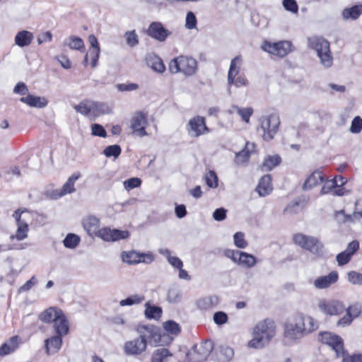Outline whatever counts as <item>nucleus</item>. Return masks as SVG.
Returning a JSON list of instances; mask_svg holds the SVG:
<instances>
[{"instance_id":"2","label":"nucleus","mask_w":362,"mask_h":362,"mask_svg":"<svg viewBox=\"0 0 362 362\" xmlns=\"http://www.w3.org/2000/svg\"><path fill=\"white\" fill-rule=\"evenodd\" d=\"M317 327L313 317L298 313L285 324L284 335L289 339H299L316 329Z\"/></svg>"},{"instance_id":"48","label":"nucleus","mask_w":362,"mask_h":362,"mask_svg":"<svg viewBox=\"0 0 362 362\" xmlns=\"http://www.w3.org/2000/svg\"><path fill=\"white\" fill-rule=\"evenodd\" d=\"M338 186V182L337 179H332L327 180L323 185L320 194H325L332 192L334 189L337 188Z\"/></svg>"},{"instance_id":"31","label":"nucleus","mask_w":362,"mask_h":362,"mask_svg":"<svg viewBox=\"0 0 362 362\" xmlns=\"http://www.w3.org/2000/svg\"><path fill=\"white\" fill-rule=\"evenodd\" d=\"M81 177V174L74 173L69 177L67 181L64 184L62 189L59 193V197H62L66 194H71L75 192L74 184L75 182Z\"/></svg>"},{"instance_id":"38","label":"nucleus","mask_w":362,"mask_h":362,"mask_svg":"<svg viewBox=\"0 0 362 362\" xmlns=\"http://www.w3.org/2000/svg\"><path fill=\"white\" fill-rule=\"evenodd\" d=\"M250 145L254 147V144H250L249 143H246L245 148L235 154V163L236 164L242 165L248 161L250 156V151L249 150Z\"/></svg>"},{"instance_id":"20","label":"nucleus","mask_w":362,"mask_h":362,"mask_svg":"<svg viewBox=\"0 0 362 362\" xmlns=\"http://www.w3.org/2000/svg\"><path fill=\"white\" fill-rule=\"evenodd\" d=\"M83 226L87 233L92 236L93 234L97 235L100 230V220L95 216H88L83 220Z\"/></svg>"},{"instance_id":"7","label":"nucleus","mask_w":362,"mask_h":362,"mask_svg":"<svg viewBox=\"0 0 362 362\" xmlns=\"http://www.w3.org/2000/svg\"><path fill=\"white\" fill-rule=\"evenodd\" d=\"M280 119L278 115L272 113L261 119L260 129L262 131V138L266 141L274 139L279 130Z\"/></svg>"},{"instance_id":"18","label":"nucleus","mask_w":362,"mask_h":362,"mask_svg":"<svg viewBox=\"0 0 362 362\" xmlns=\"http://www.w3.org/2000/svg\"><path fill=\"white\" fill-rule=\"evenodd\" d=\"M147 119L142 112H136L132 119L131 128L139 136H146L145 130Z\"/></svg>"},{"instance_id":"25","label":"nucleus","mask_w":362,"mask_h":362,"mask_svg":"<svg viewBox=\"0 0 362 362\" xmlns=\"http://www.w3.org/2000/svg\"><path fill=\"white\" fill-rule=\"evenodd\" d=\"M20 101L28 105L37 108H43L48 104L47 100L44 97L35 96L28 94L25 97H22Z\"/></svg>"},{"instance_id":"54","label":"nucleus","mask_w":362,"mask_h":362,"mask_svg":"<svg viewBox=\"0 0 362 362\" xmlns=\"http://www.w3.org/2000/svg\"><path fill=\"white\" fill-rule=\"evenodd\" d=\"M141 180L138 177H132L124 182V187L126 189L129 190L138 187L141 185Z\"/></svg>"},{"instance_id":"36","label":"nucleus","mask_w":362,"mask_h":362,"mask_svg":"<svg viewBox=\"0 0 362 362\" xmlns=\"http://www.w3.org/2000/svg\"><path fill=\"white\" fill-rule=\"evenodd\" d=\"M237 263L246 268H250L256 264L257 259L253 255L240 251Z\"/></svg>"},{"instance_id":"5","label":"nucleus","mask_w":362,"mask_h":362,"mask_svg":"<svg viewBox=\"0 0 362 362\" xmlns=\"http://www.w3.org/2000/svg\"><path fill=\"white\" fill-rule=\"evenodd\" d=\"M308 45L315 50L320 63L326 68L332 65L333 58L331 55L329 42L323 37L313 36L308 37Z\"/></svg>"},{"instance_id":"24","label":"nucleus","mask_w":362,"mask_h":362,"mask_svg":"<svg viewBox=\"0 0 362 362\" xmlns=\"http://www.w3.org/2000/svg\"><path fill=\"white\" fill-rule=\"evenodd\" d=\"M233 355V349L226 345H220L215 349L216 358L219 362H228Z\"/></svg>"},{"instance_id":"1","label":"nucleus","mask_w":362,"mask_h":362,"mask_svg":"<svg viewBox=\"0 0 362 362\" xmlns=\"http://www.w3.org/2000/svg\"><path fill=\"white\" fill-rule=\"evenodd\" d=\"M139 337L124 343V352L127 356H139L146 351L147 344L163 346L170 343L173 338L153 325H139L136 329Z\"/></svg>"},{"instance_id":"57","label":"nucleus","mask_w":362,"mask_h":362,"mask_svg":"<svg viewBox=\"0 0 362 362\" xmlns=\"http://www.w3.org/2000/svg\"><path fill=\"white\" fill-rule=\"evenodd\" d=\"M351 259L350 254L343 251L338 254L336 257V260L339 266H343L349 262Z\"/></svg>"},{"instance_id":"58","label":"nucleus","mask_w":362,"mask_h":362,"mask_svg":"<svg viewBox=\"0 0 362 362\" xmlns=\"http://www.w3.org/2000/svg\"><path fill=\"white\" fill-rule=\"evenodd\" d=\"M345 310L347 314L351 315V317L354 319L360 315L361 312V306L359 304H355L349 306L347 308H345Z\"/></svg>"},{"instance_id":"64","label":"nucleus","mask_w":362,"mask_h":362,"mask_svg":"<svg viewBox=\"0 0 362 362\" xmlns=\"http://www.w3.org/2000/svg\"><path fill=\"white\" fill-rule=\"evenodd\" d=\"M13 92L24 95L28 93V89L25 83L18 82L14 87Z\"/></svg>"},{"instance_id":"29","label":"nucleus","mask_w":362,"mask_h":362,"mask_svg":"<svg viewBox=\"0 0 362 362\" xmlns=\"http://www.w3.org/2000/svg\"><path fill=\"white\" fill-rule=\"evenodd\" d=\"M112 112V109L107 103L92 100L93 119L102 115H107Z\"/></svg>"},{"instance_id":"56","label":"nucleus","mask_w":362,"mask_h":362,"mask_svg":"<svg viewBox=\"0 0 362 362\" xmlns=\"http://www.w3.org/2000/svg\"><path fill=\"white\" fill-rule=\"evenodd\" d=\"M213 319L216 325H222L227 322L228 317L226 313L218 311L214 314Z\"/></svg>"},{"instance_id":"46","label":"nucleus","mask_w":362,"mask_h":362,"mask_svg":"<svg viewBox=\"0 0 362 362\" xmlns=\"http://www.w3.org/2000/svg\"><path fill=\"white\" fill-rule=\"evenodd\" d=\"M144 300V296L139 295H132L129 297L120 300L119 305L121 306L132 305L134 304H139Z\"/></svg>"},{"instance_id":"39","label":"nucleus","mask_w":362,"mask_h":362,"mask_svg":"<svg viewBox=\"0 0 362 362\" xmlns=\"http://www.w3.org/2000/svg\"><path fill=\"white\" fill-rule=\"evenodd\" d=\"M65 45H67L71 49H77L81 52L85 51L84 42L81 37L76 36L69 37L65 42Z\"/></svg>"},{"instance_id":"28","label":"nucleus","mask_w":362,"mask_h":362,"mask_svg":"<svg viewBox=\"0 0 362 362\" xmlns=\"http://www.w3.org/2000/svg\"><path fill=\"white\" fill-rule=\"evenodd\" d=\"M34 38L33 34L28 30H21L15 36V43L21 47L28 46Z\"/></svg>"},{"instance_id":"6","label":"nucleus","mask_w":362,"mask_h":362,"mask_svg":"<svg viewBox=\"0 0 362 362\" xmlns=\"http://www.w3.org/2000/svg\"><path fill=\"white\" fill-rule=\"evenodd\" d=\"M172 74L181 72L186 76H193L197 70V60L188 56H179L173 59L168 65Z\"/></svg>"},{"instance_id":"59","label":"nucleus","mask_w":362,"mask_h":362,"mask_svg":"<svg viewBox=\"0 0 362 362\" xmlns=\"http://www.w3.org/2000/svg\"><path fill=\"white\" fill-rule=\"evenodd\" d=\"M117 88L119 91H132L139 88L137 83H119L116 86Z\"/></svg>"},{"instance_id":"4","label":"nucleus","mask_w":362,"mask_h":362,"mask_svg":"<svg viewBox=\"0 0 362 362\" xmlns=\"http://www.w3.org/2000/svg\"><path fill=\"white\" fill-rule=\"evenodd\" d=\"M38 319L46 324H53L54 331L64 332L66 327H69V321L63 311L57 308L50 307L38 315Z\"/></svg>"},{"instance_id":"21","label":"nucleus","mask_w":362,"mask_h":362,"mask_svg":"<svg viewBox=\"0 0 362 362\" xmlns=\"http://www.w3.org/2000/svg\"><path fill=\"white\" fill-rule=\"evenodd\" d=\"M20 338L16 335L11 337L0 346V356L4 357L14 352L19 346Z\"/></svg>"},{"instance_id":"19","label":"nucleus","mask_w":362,"mask_h":362,"mask_svg":"<svg viewBox=\"0 0 362 362\" xmlns=\"http://www.w3.org/2000/svg\"><path fill=\"white\" fill-rule=\"evenodd\" d=\"M339 279L338 272L332 271L328 275L321 276L317 278L313 285L317 289H325L329 288L332 284H335Z\"/></svg>"},{"instance_id":"30","label":"nucleus","mask_w":362,"mask_h":362,"mask_svg":"<svg viewBox=\"0 0 362 362\" xmlns=\"http://www.w3.org/2000/svg\"><path fill=\"white\" fill-rule=\"evenodd\" d=\"M362 14V4L355 5L351 8H346L342 11L341 15L344 20L355 21Z\"/></svg>"},{"instance_id":"62","label":"nucleus","mask_w":362,"mask_h":362,"mask_svg":"<svg viewBox=\"0 0 362 362\" xmlns=\"http://www.w3.org/2000/svg\"><path fill=\"white\" fill-rule=\"evenodd\" d=\"M100 49H90L88 52V55L91 57V65L94 68L98 64V61L100 57Z\"/></svg>"},{"instance_id":"9","label":"nucleus","mask_w":362,"mask_h":362,"mask_svg":"<svg viewBox=\"0 0 362 362\" xmlns=\"http://www.w3.org/2000/svg\"><path fill=\"white\" fill-rule=\"evenodd\" d=\"M213 349V341L206 340L199 345H194L187 354V358L189 362H203L207 359Z\"/></svg>"},{"instance_id":"12","label":"nucleus","mask_w":362,"mask_h":362,"mask_svg":"<svg viewBox=\"0 0 362 362\" xmlns=\"http://www.w3.org/2000/svg\"><path fill=\"white\" fill-rule=\"evenodd\" d=\"M64 332L54 331L55 335L45 340V349L47 355L57 353L62 346V337L66 336L69 331V327H66Z\"/></svg>"},{"instance_id":"34","label":"nucleus","mask_w":362,"mask_h":362,"mask_svg":"<svg viewBox=\"0 0 362 362\" xmlns=\"http://www.w3.org/2000/svg\"><path fill=\"white\" fill-rule=\"evenodd\" d=\"M173 355L168 349L160 348L155 350L151 355V362H168Z\"/></svg>"},{"instance_id":"60","label":"nucleus","mask_w":362,"mask_h":362,"mask_svg":"<svg viewBox=\"0 0 362 362\" xmlns=\"http://www.w3.org/2000/svg\"><path fill=\"white\" fill-rule=\"evenodd\" d=\"M283 6L286 11L292 13L298 12V7L295 0H284Z\"/></svg>"},{"instance_id":"11","label":"nucleus","mask_w":362,"mask_h":362,"mask_svg":"<svg viewBox=\"0 0 362 362\" xmlns=\"http://www.w3.org/2000/svg\"><path fill=\"white\" fill-rule=\"evenodd\" d=\"M187 130L192 137H199L210 132L204 117L196 116L189 119Z\"/></svg>"},{"instance_id":"49","label":"nucleus","mask_w":362,"mask_h":362,"mask_svg":"<svg viewBox=\"0 0 362 362\" xmlns=\"http://www.w3.org/2000/svg\"><path fill=\"white\" fill-rule=\"evenodd\" d=\"M348 281L354 285H362V274L355 271H350L347 273Z\"/></svg>"},{"instance_id":"40","label":"nucleus","mask_w":362,"mask_h":362,"mask_svg":"<svg viewBox=\"0 0 362 362\" xmlns=\"http://www.w3.org/2000/svg\"><path fill=\"white\" fill-rule=\"evenodd\" d=\"M80 237L74 233H68L63 240L65 247L69 249L76 248L80 243Z\"/></svg>"},{"instance_id":"32","label":"nucleus","mask_w":362,"mask_h":362,"mask_svg":"<svg viewBox=\"0 0 362 362\" xmlns=\"http://www.w3.org/2000/svg\"><path fill=\"white\" fill-rule=\"evenodd\" d=\"M218 298L216 296H209L202 298L197 301V306L202 310H209L218 303Z\"/></svg>"},{"instance_id":"47","label":"nucleus","mask_w":362,"mask_h":362,"mask_svg":"<svg viewBox=\"0 0 362 362\" xmlns=\"http://www.w3.org/2000/svg\"><path fill=\"white\" fill-rule=\"evenodd\" d=\"M124 36L126 37L127 44L129 46L133 47L139 44L138 35L134 30L126 32Z\"/></svg>"},{"instance_id":"42","label":"nucleus","mask_w":362,"mask_h":362,"mask_svg":"<svg viewBox=\"0 0 362 362\" xmlns=\"http://www.w3.org/2000/svg\"><path fill=\"white\" fill-rule=\"evenodd\" d=\"M121 151V147L117 144H114L105 147L103 153L107 158L113 157L117 158L120 155Z\"/></svg>"},{"instance_id":"17","label":"nucleus","mask_w":362,"mask_h":362,"mask_svg":"<svg viewBox=\"0 0 362 362\" xmlns=\"http://www.w3.org/2000/svg\"><path fill=\"white\" fill-rule=\"evenodd\" d=\"M129 233L127 230H121L118 229H110L103 228L97 233V236L105 241H117L126 239L129 237Z\"/></svg>"},{"instance_id":"43","label":"nucleus","mask_w":362,"mask_h":362,"mask_svg":"<svg viewBox=\"0 0 362 362\" xmlns=\"http://www.w3.org/2000/svg\"><path fill=\"white\" fill-rule=\"evenodd\" d=\"M164 330L170 334L177 335L180 332V327L179 324L173 320H168L163 323Z\"/></svg>"},{"instance_id":"22","label":"nucleus","mask_w":362,"mask_h":362,"mask_svg":"<svg viewBox=\"0 0 362 362\" xmlns=\"http://www.w3.org/2000/svg\"><path fill=\"white\" fill-rule=\"evenodd\" d=\"M325 180V176L322 171L317 170L314 171L310 176L305 180L303 185V190H309L314 187L320 185Z\"/></svg>"},{"instance_id":"16","label":"nucleus","mask_w":362,"mask_h":362,"mask_svg":"<svg viewBox=\"0 0 362 362\" xmlns=\"http://www.w3.org/2000/svg\"><path fill=\"white\" fill-rule=\"evenodd\" d=\"M146 34L159 42H164L172 32L166 29L160 22H152L146 30Z\"/></svg>"},{"instance_id":"26","label":"nucleus","mask_w":362,"mask_h":362,"mask_svg":"<svg viewBox=\"0 0 362 362\" xmlns=\"http://www.w3.org/2000/svg\"><path fill=\"white\" fill-rule=\"evenodd\" d=\"M146 62L148 66L153 71L162 74L165 70V66L162 59L155 54H148L146 57Z\"/></svg>"},{"instance_id":"44","label":"nucleus","mask_w":362,"mask_h":362,"mask_svg":"<svg viewBox=\"0 0 362 362\" xmlns=\"http://www.w3.org/2000/svg\"><path fill=\"white\" fill-rule=\"evenodd\" d=\"M236 110L238 115L242 118V119L246 123H249L250 118L253 113V109L252 107L243 108L238 106L233 107Z\"/></svg>"},{"instance_id":"52","label":"nucleus","mask_w":362,"mask_h":362,"mask_svg":"<svg viewBox=\"0 0 362 362\" xmlns=\"http://www.w3.org/2000/svg\"><path fill=\"white\" fill-rule=\"evenodd\" d=\"M197 18L194 13L192 11H189L186 16L185 28L187 29H194L197 27Z\"/></svg>"},{"instance_id":"51","label":"nucleus","mask_w":362,"mask_h":362,"mask_svg":"<svg viewBox=\"0 0 362 362\" xmlns=\"http://www.w3.org/2000/svg\"><path fill=\"white\" fill-rule=\"evenodd\" d=\"M362 130V118L356 116L351 122L350 132L353 134H358Z\"/></svg>"},{"instance_id":"53","label":"nucleus","mask_w":362,"mask_h":362,"mask_svg":"<svg viewBox=\"0 0 362 362\" xmlns=\"http://www.w3.org/2000/svg\"><path fill=\"white\" fill-rule=\"evenodd\" d=\"M91 134L93 136L105 138L107 136V132L104 127L99 124H93L91 125Z\"/></svg>"},{"instance_id":"10","label":"nucleus","mask_w":362,"mask_h":362,"mask_svg":"<svg viewBox=\"0 0 362 362\" xmlns=\"http://www.w3.org/2000/svg\"><path fill=\"white\" fill-rule=\"evenodd\" d=\"M261 47L264 51L271 54L279 57H284L292 51V43L287 40L274 43L264 41Z\"/></svg>"},{"instance_id":"61","label":"nucleus","mask_w":362,"mask_h":362,"mask_svg":"<svg viewBox=\"0 0 362 362\" xmlns=\"http://www.w3.org/2000/svg\"><path fill=\"white\" fill-rule=\"evenodd\" d=\"M227 210L224 208L216 209L213 213V218L217 221H223L226 218Z\"/></svg>"},{"instance_id":"50","label":"nucleus","mask_w":362,"mask_h":362,"mask_svg":"<svg viewBox=\"0 0 362 362\" xmlns=\"http://www.w3.org/2000/svg\"><path fill=\"white\" fill-rule=\"evenodd\" d=\"M234 243L238 248H245L247 243L245 240V235L242 232H237L233 235Z\"/></svg>"},{"instance_id":"41","label":"nucleus","mask_w":362,"mask_h":362,"mask_svg":"<svg viewBox=\"0 0 362 362\" xmlns=\"http://www.w3.org/2000/svg\"><path fill=\"white\" fill-rule=\"evenodd\" d=\"M181 293L177 286H173L170 287L168 291L167 300L171 303H175L180 300Z\"/></svg>"},{"instance_id":"63","label":"nucleus","mask_w":362,"mask_h":362,"mask_svg":"<svg viewBox=\"0 0 362 362\" xmlns=\"http://www.w3.org/2000/svg\"><path fill=\"white\" fill-rule=\"evenodd\" d=\"M37 284V280L35 276H33L30 279L27 281L23 286H21L18 292H25L30 290Z\"/></svg>"},{"instance_id":"13","label":"nucleus","mask_w":362,"mask_h":362,"mask_svg":"<svg viewBox=\"0 0 362 362\" xmlns=\"http://www.w3.org/2000/svg\"><path fill=\"white\" fill-rule=\"evenodd\" d=\"M319 341L332 347L335 351L336 356L339 357L340 351L344 346V341L342 338L331 332H325L319 334Z\"/></svg>"},{"instance_id":"37","label":"nucleus","mask_w":362,"mask_h":362,"mask_svg":"<svg viewBox=\"0 0 362 362\" xmlns=\"http://www.w3.org/2000/svg\"><path fill=\"white\" fill-rule=\"evenodd\" d=\"M145 316L147 319L158 320L162 315L161 308L156 305H151L149 302L145 304Z\"/></svg>"},{"instance_id":"14","label":"nucleus","mask_w":362,"mask_h":362,"mask_svg":"<svg viewBox=\"0 0 362 362\" xmlns=\"http://www.w3.org/2000/svg\"><path fill=\"white\" fill-rule=\"evenodd\" d=\"M121 258L124 262L129 264H135L140 262L149 264L153 261V256L151 254L140 253L134 250L122 252Z\"/></svg>"},{"instance_id":"27","label":"nucleus","mask_w":362,"mask_h":362,"mask_svg":"<svg viewBox=\"0 0 362 362\" xmlns=\"http://www.w3.org/2000/svg\"><path fill=\"white\" fill-rule=\"evenodd\" d=\"M242 59L240 56H237L230 62V68L228 73V84L231 86L235 78L240 73Z\"/></svg>"},{"instance_id":"55","label":"nucleus","mask_w":362,"mask_h":362,"mask_svg":"<svg viewBox=\"0 0 362 362\" xmlns=\"http://www.w3.org/2000/svg\"><path fill=\"white\" fill-rule=\"evenodd\" d=\"M206 185L211 188H216L218 186V177L215 172L209 171L206 175Z\"/></svg>"},{"instance_id":"15","label":"nucleus","mask_w":362,"mask_h":362,"mask_svg":"<svg viewBox=\"0 0 362 362\" xmlns=\"http://www.w3.org/2000/svg\"><path fill=\"white\" fill-rule=\"evenodd\" d=\"M318 307L321 311L329 315H339L345 310L344 305L338 300H321Z\"/></svg>"},{"instance_id":"8","label":"nucleus","mask_w":362,"mask_h":362,"mask_svg":"<svg viewBox=\"0 0 362 362\" xmlns=\"http://www.w3.org/2000/svg\"><path fill=\"white\" fill-rule=\"evenodd\" d=\"M293 240L296 245L313 254L321 255L323 253V245L315 237L296 233L293 235Z\"/></svg>"},{"instance_id":"23","label":"nucleus","mask_w":362,"mask_h":362,"mask_svg":"<svg viewBox=\"0 0 362 362\" xmlns=\"http://www.w3.org/2000/svg\"><path fill=\"white\" fill-rule=\"evenodd\" d=\"M272 177L270 175H265L260 179L256 191L260 197H265L269 194L272 191Z\"/></svg>"},{"instance_id":"3","label":"nucleus","mask_w":362,"mask_h":362,"mask_svg":"<svg viewBox=\"0 0 362 362\" xmlns=\"http://www.w3.org/2000/svg\"><path fill=\"white\" fill-rule=\"evenodd\" d=\"M275 335V325L273 321L265 320L259 322L253 329V338L249 341L251 348L261 349L269 344Z\"/></svg>"},{"instance_id":"35","label":"nucleus","mask_w":362,"mask_h":362,"mask_svg":"<svg viewBox=\"0 0 362 362\" xmlns=\"http://www.w3.org/2000/svg\"><path fill=\"white\" fill-rule=\"evenodd\" d=\"M281 161V158L279 156H267L262 165L261 169L262 171H271L276 166L279 165Z\"/></svg>"},{"instance_id":"33","label":"nucleus","mask_w":362,"mask_h":362,"mask_svg":"<svg viewBox=\"0 0 362 362\" xmlns=\"http://www.w3.org/2000/svg\"><path fill=\"white\" fill-rule=\"evenodd\" d=\"M74 108L77 112L89 117L90 119H93L92 100H82L78 105H75Z\"/></svg>"},{"instance_id":"45","label":"nucleus","mask_w":362,"mask_h":362,"mask_svg":"<svg viewBox=\"0 0 362 362\" xmlns=\"http://www.w3.org/2000/svg\"><path fill=\"white\" fill-rule=\"evenodd\" d=\"M28 230V225L26 223H18V229L15 236H11L12 238H15L18 240H23L27 237Z\"/></svg>"}]
</instances>
